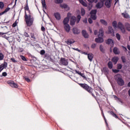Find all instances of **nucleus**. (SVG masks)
<instances>
[{
  "instance_id": "8",
  "label": "nucleus",
  "mask_w": 130,
  "mask_h": 130,
  "mask_svg": "<svg viewBox=\"0 0 130 130\" xmlns=\"http://www.w3.org/2000/svg\"><path fill=\"white\" fill-rule=\"evenodd\" d=\"M72 32L74 35H79L81 33V30L78 27H74L72 28Z\"/></svg>"
},
{
  "instance_id": "19",
  "label": "nucleus",
  "mask_w": 130,
  "mask_h": 130,
  "mask_svg": "<svg viewBox=\"0 0 130 130\" xmlns=\"http://www.w3.org/2000/svg\"><path fill=\"white\" fill-rule=\"evenodd\" d=\"M54 16L55 17V19L57 20V21H59L61 19V16H60V14H59V13L58 12L54 13Z\"/></svg>"
},
{
  "instance_id": "58",
  "label": "nucleus",
  "mask_w": 130,
  "mask_h": 130,
  "mask_svg": "<svg viewBox=\"0 0 130 130\" xmlns=\"http://www.w3.org/2000/svg\"><path fill=\"white\" fill-rule=\"evenodd\" d=\"M23 35H24V36L25 37H30L29 36V34H28L27 32H26V31H25V32H24Z\"/></svg>"
},
{
  "instance_id": "28",
  "label": "nucleus",
  "mask_w": 130,
  "mask_h": 130,
  "mask_svg": "<svg viewBox=\"0 0 130 130\" xmlns=\"http://www.w3.org/2000/svg\"><path fill=\"white\" fill-rule=\"evenodd\" d=\"M119 60V58L116 56L113 57L112 58V61L114 62V64H116L117 63V61H118Z\"/></svg>"
},
{
  "instance_id": "17",
  "label": "nucleus",
  "mask_w": 130,
  "mask_h": 130,
  "mask_svg": "<svg viewBox=\"0 0 130 130\" xmlns=\"http://www.w3.org/2000/svg\"><path fill=\"white\" fill-rule=\"evenodd\" d=\"M82 36L85 38L86 39H87L88 38H89V34H88V32H87V31H86V30H82L81 31Z\"/></svg>"
},
{
  "instance_id": "48",
  "label": "nucleus",
  "mask_w": 130,
  "mask_h": 130,
  "mask_svg": "<svg viewBox=\"0 0 130 130\" xmlns=\"http://www.w3.org/2000/svg\"><path fill=\"white\" fill-rule=\"evenodd\" d=\"M20 58H21L22 60H23V61H27V59L26 58V57L23 55H20Z\"/></svg>"
},
{
  "instance_id": "43",
  "label": "nucleus",
  "mask_w": 130,
  "mask_h": 130,
  "mask_svg": "<svg viewBox=\"0 0 130 130\" xmlns=\"http://www.w3.org/2000/svg\"><path fill=\"white\" fill-rule=\"evenodd\" d=\"M121 59L123 63L126 62V59L125 58V56H122L121 57Z\"/></svg>"
},
{
  "instance_id": "31",
  "label": "nucleus",
  "mask_w": 130,
  "mask_h": 130,
  "mask_svg": "<svg viewBox=\"0 0 130 130\" xmlns=\"http://www.w3.org/2000/svg\"><path fill=\"white\" fill-rule=\"evenodd\" d=\"M100 23L102 24V25H104V26H108V23H107V21L104 19H101L100 20Z\"/></svg>"
},
{
  "instance_id": "44",
  "label": "nucleus",
  "mask_w": 130,
  "mask_h": 130,
  "mask_svg": "<svg viewBox=\"0 0 130 130\" xmlns=\"http://www.w3.org/2000/svg\"><path fill=\"white\" fill-rule=\"evenodd\" d=\"M100 50H101V51L103 53L104 52H105V50H104V49L103 48V45H100Z\"/></svg>"
},
{
  "instance_id": "13",
  "label": "nucleus",
  "mask_w": 130,
  "mask_h": 130,
  "mask_svg": "<svg viewBox=\"0 0 130 130\" xmlns=\"http://www.w3.org/2000/svg\"><path fill=\"white\" fill-rule=\"evenodd\" d=\"M95 41L96 42V43H103V42H104V39L102 37H98V38H96L95 39Z\"/></svg>"
},
{
  "instance_id": "30",
  "label": "nucleus",
  "mask_w": 130,
  "mask_h": 130,
  "mask_svg": "<svg viewBox=\"0 0 130 130\" xmlns=\"http://www.w3.org/2000/svg\"><path fill=\"white\" fill-rule=\"evenodd\" d=\"M108 113H109V114H111V115H112L115 118H118V116L116 115V114L114 113V112L112 111H108Z\"/></svg>"
},
{
  "instance_id": "60",
  "label": "nucleus",
  "mask_w": 130,
  "mask_h": 130,
  "mask_svg": "<svg viewBox=\"0 0 130 130\" xmlns=\"http://www.w3.org/2000/svg\"><path fill=\"white\" fill-rule=\"evenodd\" d=\"M2 76L3 77H7V76H8V73H7L6 72H4L2 73Z\"/></svg>"
},
{
  "instance_id": "40",
  "label": "nucleus",
  "mask_w": 130,
  "mask_h": 130,
  "mask_svg": "<svg viewBox=\"0 0 130 130\" xmlns=\"http://www.w3.org/2000/svg\"><path fill=\"white\" fill-rule=\"evenodd\" d=\"M121 36L118 33L116 34V38H117L118 41H120Z\"/></svg>"
},
{
  "instance_id": "4",
  "label": "nucleus",
  "mask_w": 130,
  "mask_h": 130,
  "mask_svg": "<svg viewBox=\"0 0 130 130\" xmlns=\"http://www.w3.org/2000/svg\"><path fill=\"white\" fill-rule=\"evenodd\" d=\"M90 15H91L90 17L93 21H95L97 19V10L96 9H92L89 13Z\"/></svg>"
},
{
  "instance_id": "61",
  "label": "nucleus",
  "mask_w": 130,
  "mask_h": 130,
  "mask_svg": "<svg viewBox=\"0 0 130 130\" xmlns=\"http://www.w3.org/2000/svg\"><path fill=\"white\" fill-rule=\"evenodd\" d=\"M30 37L31 38H32V39H36V38L35 37V35H34V34H31Z\"/></svg>"
},
{
  "instance_id": "64",
  "label": "nucleus",
  "mask_w": 130,
  "mask_h": 130,
  "mask_svg": "<svg viewBox=\"0 0 130 130\" xmlns=\"http://www.w3.org/2000/svg\"><path fill=\"white\" fill-rule=\"evenodd\" d=\"M103 71H104V73H108V69H107V68H104Z\"/></svg>"
},
{
  "instance_id": "12",
  "label": "nucleus",
  "mask_w": 130,
  "mask_h": 130,
  "mask_svg": "<svg viewBox=\"0 0 130 130\" xmlns=\"http://www.w3.org/2000/svg\"><path fill=\"white\" fill-rule=\"evenodd\" d=\"M44 58L45 59H47V60H49L50 61H53V59L51 58V55L47 53L45 54Z\"/></svg>"
},
{
  "instance_id": "53",
  "label": "nucleus",
  "mask_w": 130,
  "mask_h": 130,
  "mask_svg": "<svg viewBox=\"0 0 130 130\" xmlns=\"http://www.w3.org/2000/svg\"><path fill=\"white\" fill-rule=\"evenodd\" d=\"M87 8H88L89 11H91V10H92V8H93V5L89 4Z\"/></svg>"
},
{
  "instance_id": "54",
  "label": "nucleus",
  "mask_w": 130,
  "mask_h": 130,
  "mask_svg": "<svg viewBox=\"0 0 130 130\" xmlns=\"http://www.w3.org/2000/svg\"><path fill=\"white\" fill-rule=\"evenodd\" d=\"M97 45V44H92L91 45V48L92 49H94L96 47Z\"/></svg>"
},
{
  "instance_id": "7",
  "label": "nucleus",
  "mask_w": 130,
  "mask_h": 130,
  "mask_svg": "<svg viewBox=\"0 0 130 130\" xmlns=\"http://www.w3.org/2000/svg\"><path fill=\"white\" fill-rule=\"evenodd\" d=\"M68 17H66L63 21V25L69 24V22H70V17H71V13H68L67 14Z\"/></svg>"
},
{
  "instance_id": "25",
  "label": "nucleus",
  "mask_w": 130,
  "mask_h": 130,
  "mask_svg": "<svg viewBox=\"0 0 130 130\" xmlns=\"http://www.w3.org/2000/svg\"><path fill=\"white\" fill-rule=\"evenodd\" d=\"M108 29V34H114V29L112 26H109Z\"/></svg>"
},
{
  "instance_id": "50",
  "label": "nucleus",
  "mask_w": 130,
  "mask_h": 130,
  "mask_svg": "<svg viewBox=\"0 0 130 130\" xmlns=\"http://www.w3.org/2000/svg\"><path fill=\"white\" fill-rule=\"evenodd\" d=\"M112 72L115 74H117V73H119L120 71L118 69H112Z\"/></svg>"
},
{
  "instance_id": "3",
  "label": "nucleus",
  "mask_w": 130,
  "mask_h": 130,
  "mask_svg": "<svg viewBox=\"0 0 130 130\" xmlns=\"http://www.w3.org/2000/svg\"><path fill=\"white\" fill-rule=\"evenodd\" d=\"M115 81H116L117 84L118 86H124V81L122 79L121 75L117 74L114 77Z\"/></svg>"
},
{
  "instance_id": "10",
  "label": "nucleus",
  "mask_w": 130,
  "mask_h": 130,
  "mask_svg": "<svg viewBox=\"0 0 130 130\" xmlns=\"http://www.w3.org/2000/svg\"><path fill=\"white\" fill-rule=\"evenodd\" d=\"M8 68V62L4 61L3 63L0 65V73L2 72V71L4 70V69H6Z\"/></svg>"
},
{
  "instance_id": "1",
  "label": "nucleus",
  "mask_w": 130,
  "mask_h": 130,
  "mask_svg": "<svg viewBox=\"0 0 130 130\" xmlns=\"http://www.w3.org/2000/svg\"><path fill=\"white\" fill-rule=\"evenodd\" d=\"M78 85H79L82 89H84V90H85V91L89 93L94 99H96V97L94 93H93V88H92L91 86H88V84L86 83H78Z\"/></svg>"
},
{
  "instance_id": "14",
  "label": "nucleus",
  "mask_w": 130,
  "mask_h": 130,
  "mask_svg": "<svg viewBox=\"0 0 130 130\" xmlns=\"http://www.w3.org/2000/svg\"><path fill=\"white\" fill-rule=\"evenodd\" d=\"M104 6V3L100 1L96 4L95 7L96 9H102Z\"/></svg>"
},
{
  "instance_id": "63",
  "label": "nucleus",
  "mask_w": 130,
  "mask_h": 130,
  "mask_svg": "<svg viewBox=\"0 0 130 130\" xmlns=\"http://www.w3.org/2000/svg\"><path fill=\"white\" fill-rule=\"evenodd\" d=\"M31 58L32 60H34V61H36L37 60V58H36V57H35V56H32Z\"/></svg>"
},
{
  "instance_id": "51",
  "label": "nucleus",
  "mask_w": 130,
  "mask_h": 130,
  "mask_svg": "<svg viewBox=\"0 0 130 130\" xmlns=\"http://www.w3.org/2000/svg\"><path fill=\"white\" fill-rule=\"evenodd\" d=\"M45 50H42L40 51V54L41 55H45Z\"/></svg>"
},
{
  "instance_id": "18",
  "label": "nucleus",
  "mask_w": 130,
  "mask_h": 130,
  "mask_svg": "<svg viewBox=\"0 0 130 130\" xmlns=\"http://www.w3.org/2000/svg\"><path fill=\"white\" fill-rule=\"evenodd\" d=\"M76 17H72L70 19V25L71 26H75L76 24Z\"/></svg>"
},
{
  "instance_id": "35",
  "label": "nucleus",
  "mask_w": 130,
  "mask_h": 130,
  "mask_svg": "<svg viewBox=\"0 0 130 130\" xmlns=\"http://www.w3.org/2000/svg\"><path fill=\"white\" fill-rule=\"evenodd\" d=\"M77 18L76 23L77 24H79V23H80V21H81V18H82V17L80 14H78L77 16Z\"/></svg>"
},
{
  "instance_id": "59",
  "label": "nucleus",
  "mask_w": 130,
  "mask_h": 130,
  "mask_svg": "<svg viewBox=\"0 0 130 130\" xmlns=\"http://www.w3.org/2000/svg\"><path fill=\"white\" fill-rule=\"evenodd\" d=\"M16 26H17V20H16L15 22L13 23L12 27H13V28H15V27H16Z\"/></svg>"
},
{
  "instance_id": "32",
  "label": "nucleus",
  "mask_w": 130,
  "mask_h": 130,
  "mask_svg": "<svg viewBox=\"0 0 130 130\" xmlns=\"http://www.w3.org/2000/svg\"><path fill=\"white\" fill-rule=\"evenodd\" d=\"M79 2L80 4H81L82 6H83V7H88V5L87 4V3H86V2H84V0H79Z\"/></svg>"
},
{
  "instance_id": "49",
  "label": "nucleus",
  "mask_w": 130,
  "mask_h": 130,
  "mask_svg": "<svg viewBox=\"0 0 130 130\" xmlns=\"http://www.w3.org/2000/svg\"><path fill=\"white\" fill-rule=\"evenodd\" d=\"M24 78L25 81H26V82H28V83L29 82H31V80L30 79H29V78H28V77L24 76Z\"/></svg>"
},
{
  "instance_id": "56",
  "label": "nucleus",
  "mask_w": 130,
  "mask_h": 130,
  "mask_svg": "<svg viewBox=\"0 0 130 130\" xmlns=\"http://www.w3.org/2000/svg\"><path fill=\"white\" fill-rule=\"evenodd\" d=\"M24 51V49L23 48L19 47L18 49V52H23Z\"/></svg>"
},
{
  "instance_id": "57",
  "label": "nucleus",
  "mask_w": 130,
  "mask_h": 130,
  "mask_svg": "<svg viewBox=\"0 0 130 130\" xmlns=\"http://www.w3.org/2000/svg\"><path fill=\"white\" fill-rule=\"evenodd\" d=\"M83 46H84V47H85L86 49H88V50H89V49H90V47H89V46H88V45H87V44H84V45H83Z\"/></svg>"
},
{
  "instance_id": "37",
  "label": "nucleus",
  "mask_w": 130,
  "mask_h": 130,
  "mask_svg": "<svg viewBox=\"0 0 130 130\" xmlns=\"http://www.w3.org/2000/svg\"><path fill=\"white\" fill-rule=\"evenodd\" d=\"M55 4L57 5H59L60 4H62L63 3V0H54Z\"/></svg>"
},
{
  "instance_id": "36",
  "label": "nucleus",
  "mask_w": 130,
  "mask_h": 130,
  "mask_svg": "<svg viewBox=\"0 0 130 130\" xmlns=\"http://www.w3.org/2000/svg\"><path fill=\"white\" fill-rule=\"evenodd\" d=\"M60 7L62 9H68L69 8V6L67 5V4H60Z\"/></svg>"
},
{
  "instance_id": "26",
  "label": "nucleus",
  "mask_w": 130,
  "mask_h": 130,
  "mask_svg": "<svg viewBox=\"0 0 130 130\" xmlns=\"http://www.w3.org/2000/svg\"><path fill=\"white\" fill-rule=\"evenodd\" d=\"M124 27L125 29L128 32H130V24L128 22H125L124 23Z\"/></svg>"
},
{
  "instance_id": "42",
  "label": "nucleus",
  "mask_w": 130,
  "mask_h": 130,
  "mask_svg": "<svg viewBox=\"0 0 130 130\" xmlns=\"http://www.w3.org/2000/svg\"><path fill=\"white\" fill-rule=\"evenodd\" d=\"M88 3H90V4H93V3H94V4H97L98 3V0H87Z\"/></svg>"
},
{
  "instance_id": "34",
  "label": "nucleus",
  "mask_w": 130,
  "mask_h": 130,
  "mask_svg": "<svg viewBox=\"0 0 130 130\" xmlns=\"http://www.w3.org/2000/svg\"><path fill=\"white\" fill-rule=\"evenodd\" d=\"M114 98L117 102H120V103H122V101H121V99L119 98L116 95H114Z\"/></svg>"
},
{
  "instance_id": "62",
  "label": "nucleus",
  "mask_w": 130,
  "mask_h": 130,
  "mask_svg": "<svg viewBox=\"0 0 130 130\" xmlns=\"http://www.w3.org/2000/svg\"><path fill=\"white\" fill-rule=\"evenodd\" d=\"M11 60H12V61H13V62H14L16 63V62H18V61H17L16 59H15L14 58H11Z\"/></svg>"
},
{
  "instance_id": "16",
  "label": "nucleus",
  "mask_w": 130,
  "mask_h": 130,
  "mask_svg": "<svg viewBox=\"0 0 130 130\" xmlns=\"http://www.w3.org/2000/svg\"><path fill=\"white\" fill-rule=\"evenodd\" d=\"M65 42L67 43V45H71V44L75 43L76 41H75L74 39H69L67 41H65Z\"/></svg>"
},
{
  "instance_id": "38",
  "label": "nucleus",
  "mask_w": 130,
  "mask_h": 130,
  "mask_svg": "<svg viewBox=\"0 0 130 130\" xmlns=\"http://www.w3.org/2000/svg\"><path fill=\"white\" fill-rule=\"evenodd\" d=\"M112 26L113 27L115 28H117V22L116 21H114L112 22Z\"/></svg>"
},
{
  "instance_id": "33",
  "label": "nucleus",
  "mask_w": 130,
  "mask_h": 130,
  "mask_svg": "<svg viewBox=\"0 0 130 130\" xmlns=\"http://www.w3.org/2000/svg\"><path fill=\"white\" fill-rule=\"evenodd\" d=\"M108 67L110 70H111V69L113 68V64L112 63V62L111 61L108 62Z\"/></svg>"
},
{
  "instance_id": "6",
  "label": "nucleus",
  "mask_w": 130,
  "mask_h": 130,
  "mask_svg": "<svg viewBox=\"0 0 130 130\" xmlns=\"http://www.w3.org/2000/svg\"><path fill=\"white\" fill-rule=\"evenodd\" d=\"M60 63H61L62 66H67L69 64V60L66 59V58H61Z\"/></svg>"
},
{
  "instance_id": "11",
  "label": "nucleus",
  "mask_w": 130,
  "mask_h": 130,
  "mask_svg": "<svg viewBox=\"0 0 130 130\" xmlns=\"http://www.w3.org/2000/svg\"><path fill=\"white\" fill-rule=\"evenodd\" d=\"M105 6H106L107 9H110L111 8V2L112 0H106L105 1Z\"/></svg>"
},
{
  "instance_id": "55",
  "label": "nucleus",
  "mask_w": 130,
  "mask_h": 130,
  "mask_svg": "<svg viewBox=\"0 0 130 130\" xmlns=\"http://www.w3.org/2000/svg\"><path fill=\"white\" fill-rule=\"evenodd\" d=\"M93 19H92V18H88V22L89 23V24H92V23H93Z\"/></svg>"
},
{
  "instance_id": "39",
  "label": "nucleus",
  "mask_w": 130,
  "mask_h": 130,
  "mask_svg": "<svg viewBox=\"0 0 130 130\" xmlns=\"http://www.w3.org/2000/svg\"><path fill=\"white\" fill-rule=\"evenodd\" d=\"M81 16H85V14H86V10L84 8H82L81 10Z\"/></svg>"
},
{
  "instance_id": "9",
  "label": "nucleus",
  "mask_w": 130,
  "mask_h": 130,
  "mask_svg": "<svg viewBox=\"0 0 130 130\" xmlns=\"http://www.w3.org/2000/svg\"><path fill=\"white\" fill-rule=\"evenodd\" d=\"M75 72L76 74H78V75H79L80 76H81V77H82L84 80H85L86 81H88V80L89 81H90V79L89 78H87V77H86V76H85V74H82V72L78 71L77 70H75Z\"/></svg>"
},
{
  "instance_id": "52",
  "label": "nucleus",
  "mask_w": 130,
  "mask_h": 130,
  "mask_svg": "<svg viewBox=\"0 0 130 130\" xmlns=\"http://www.w3.org/2000/svg\"><path fill=\"white\" fill-rule=\"evenodd\" d=\"M4 7H5V4L3 3V2H0V9H4Z\"/></svg>"
},
{
  "instance_id": "41",
  "label": "nucleus",
  "mask_w": 130,
  "mask_h": 130,
  "mask_svg": "<svg viewBox=\"0 0 130 130\" xmlns=\"http://www.w3.org/2000/svg\"><path fill=\"white\" fill-rule=\"evenodd\" d=\"M42 5L43 6V8L46 9V2H45V0H42Z\"/></svg>"
},
{
  "instance_id": "46",
  "label": "nucleus",
  "mask_w": 130,
  "mask_h": 130,
  "mask_svg": "<svg viewBox=\"0 0 130 130\" xmlns=\"http://www.w3.org/2000/svg\"><path fill=\"white\" fill-rule=\"evenodd\" d=\"M117 70H121V69H122V65L120 63H118L117 64Z\"/></svg>"
},
{
  "instance_id": "15",
  "label": "nucleus",
  "mask_w": 130,
  "mask_h": 130,
  "mask_svg": "<svg viewBox=\"0 0 130 130\" xmlns=\"http://www.w3.org/2000/svg\"><path fill=\"white\" fill-rule=\"evenodd\" d=\"M101 114L105 120V122L107 126V130H110V128H109V126H108V123H107V120H106V118H105V116L104 115V113H103V112H102Z\"/></svg>"
},
{
  "instance_id": "24",
  "label": "nucleus",
  "mask_w": 130,
  "mask_h": 130,
  "mask_svg": "<svg viewBox=\"0 0 130 130\" xmlns=\"http://www.w3.org/2000/svg\"><path fill=\"white\" fill-rule=\"evenodd\" d=\"M64 29L67 33H69L71 31V26L70 24H64Z\"/></svg>"
},
{
  "instance_id": "20",
  "label": "nucleus",
  "mask_w": 130,
  "mask_h": 130,
  "mask_svg": "<svg viewBox=\"0 0 130 130\" xmlns=\"http://www.w3.org/2000/svg\"><path fill=\"white\" fill-rule=\"evenodd\" d=\"M106 43L108 45H110V44L112 45H114V41L112 39H108L107 40H106Z\"/></svg>"
},
{
  "instance_id": "27",
  "label": "nucleus",
  "mask_w": 130,
  "mask_h": 130,
  "mask_svg": "<svg viewBox=\"0 0 130 130\" xmlns=\"http://www.w3.org/2000/svg\"><path fill=\"white\" fill-rule=\"evenodd\" d=\"M8 84H9L10 86L12 87V88H18V87H19V86H18V84H16L14 81L9 82Z\"/></svg>"
},
{
  "instance_id": "5",
  "label": "nucleus",
  "mask_w": 130,
  "mask_h": 130,
  "mask_svg": "<svg viewBox=\"0 0 130 130\" xmlns=\"http://www.w3.org/2000/svg\"><path fill=\"white\" fill-rule=\"evenodd\" d=\"M118 28L120 29L121 32H122L123 34H125V27L124 25H123V24H122V22H119L118 23Z\"/></svg>"
},
{
  "instance_id": "47",
  "label": "nucleus",
  "mask_w": 130,
  "mask_h": 130,
  "mask_svg": "<svg viewBox=\"0 0 130 130\" xmlns=\"http://www.w3.org/2000/svg\"><path fill=\"white\" fill-rule=\"evenodd\" d=\"M4 57H5L4 54L1 52V50H0V60H3V59H4Z\"/></svg>"
},
{
  "instance_id": "21",
  "label": "nucleus",
  "mask_w": 130,
  "mask_h": 130,
  "mask_svg": "<svg viewBox=\"0 0 130 130\" xmlns=\"http://www.w3.org/2000/svg\"><path fill=\"white\" fill-rule=\"evenodd\" d=\"M113 52L114 53V54L118 55L120 54V51H119V49L117 48V47H115L113 48Z\"/></svg>"
},
{
  "instance_id": "23",
  "label": "nucleus",
  "mask_w": 130,
  "mask_h": 130,
  "mask_svg": "<svg viewBox=\"0 0 130 130\" xmlns=\"http://www.w3.org/2000/svg\"><path fill=\"white\" fill-rule=\"evenodd\" d=\"M98 36H100L101 37H103V36H104V30H103V28H101L99 30Z\"/></svg>"
},
{
  "instance_id": "2",
  "label": "nucleus",
  "mask_w": 130,
  "mask_h": 130,
  "mask_svg": "<svg viewBox=\"0 0 130 130\" xmlns=\"http://www.w3.org/2000/svg\"><path fill=\"white\" fill-rule=\"evenodd\" d=\"M24 18L27 26H28V27H31V26L33 25V22H34V18L31 17V14L28 15L27 13H26V11L25 12Z\"/></svg>"
},
{
  "instance_id": "22",
  "label": "nucleus",
  "mask_w": 130,
  "mask_h": 130,
  "mask_svg": "<svg viewBox=\"0 0 130 130\" xmlns=\"http://www.w3.org/2000/svg\"><path fill=\"white\" fill-rule=\"evenodd\" d=\"M121 15L124 19H130L129 14H128L126 11L124 12V13H122Z\"/></svg>"
},
{
  "instance_id": "45",
  "label": "nucleus",
  "mask_w": 130,
  "mask_h": 130,
  "mask_svg": "<svg viewBox=\"0 0 130 130\" xmlns=\"http://www.w3.org/2000/svg\"><path fill=\"white\" fill-rule=\"evenodd\" d=\"M24 10L28 11V13L30 14V10L29 9V6H28V4H26V6L24 7Z\"/></svg>"
},
{
  "instance_id": "29",
  "label": "nucleus",
  "mask_w": 130,
  "mask_h": 130,
  "mask_svg": "<svg viewBox=\"0 0 130 130\" xmlns=\"http://www.w3.org/2000/svg\"><path fill=\"white\" fill-rule=\"evenodd\" d=\"M87 57L89 61H92V60H93V58L94 57V55L91 53H90L88 54Z\"/></svg>"
}]
</instances>
